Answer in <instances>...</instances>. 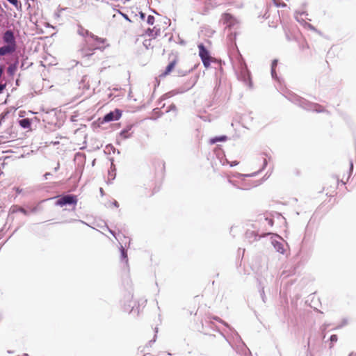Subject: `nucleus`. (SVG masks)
Masks as SVG:
<instances>
[{
  "label": "nucleus",
  "instance_id": "f257e3e1",
  "mask_svg": "<svg viewBox=\"0 0 356 356\" xmlns=\"http://www.w3.org/2000/svg\"><path fill=\"white\" fill-rule=\"evenodd\" d=\"M5 45L0 47V56H6L13 54L17 49V42L12 30H6L2 36Z\"/></svg>",
  "mask_w": 356,
  "mask_h": 356
},
{
  "label": "nucleus",
  "instance_id": "f03ea898",
  "mask_svg": "<svg viewBox=\"0 0 356 356\" xmlns=\"http://www.w3.org/2000/svg\"><path fill=\"white\" fill-rule=\"evenodd\" d=\"M288 99L294 104L298 105L299 106L307 111H313L316 113H328V111H326L323 107V106L316 103L310 102L307 99L300 97L295 94H290Z\"/></svg>",
  "mask_w": 356,
  "mask_h": 356
},
{
  "label": "nucleus",
  "instance_id": "7ed1b4c3",
  "mask_svg": "<svg viewBox=\"0 0 356 356\" xmlns=\"http://www.w3.org/2000/svg\"><path fill=\"white\" fill-rule=\"evenodd\" d=\"M237 66L238 69V79L243 81L249 88H252V83L250 72L248 70L247 65L241 54H238L237 57Z\"/></svg>",
  "mask_w": 356,
  "mask_h": 356
},
{
  "label": "nucleus",
  "instance_id": "20e7f679",
  "mask_svg": "<svg viewBox=\"0 0 356 356\" xmlns=\"http://www.w3.org/2000/svg\"><path fill=\"white\" fill-rule=\"evenodd\" d=\"M273 275L268 271L264 272L257 277L259 291L264 302H266L264 289L273 281Z\"/></svg>",
  "mask_w": 356,
  "mask_h": 356
},
{
  "label": "nucleus",
  "instance_id": "39448f33",
  "mask_svg": "<svg viewBox=\"0 0 356 356\" xmlns=\"http://www.w3.org/2000/svg\"><path fill=\"white\" fill-rule=\"evenodd\" d=\"M197 47L199 49V56L202 61V63L206 68H208L213 58L211 57L210 52L206 48L204 44L200 43Z\"/></svg>",
  "mask_w": 356,
  "mask_h": 356
},
{
  "label": "nucleus",
  "instance_id": "423d86ee",
  "mask_svg": "<svg viewBox=\"0 0 356 356\" xmlns=\"http://www.w3.org/2000/svg\"><path fill=\"white\" fill-rule=\"evenodd\" d=\"M78 199L75 195L68 194L60 196L56 202V205L60 207L76 205Z\"/></svg>",
  "mask_w": 356,
  "mask_h": 356
},
{
  "label": "nucleus",
  "instance_id": "0eeeda50",
  "mask_svg": "<svg viewBox=\"0 0 356 356\" xmlns=\"http://www.w3.org/2000/svg\"><path fill=\"white\" fill-rule=\"evenodd\" d=\"M271 244L274 247L275 250L281 253L284 254L285 252L284 246L286 245L285 241L278 235L275 234L271 237Z\"/></svg>",
  "mask_w": 356,
  "mask_h": 356
},
{
  "label": "nucleus",
  "instance_id": "6e6552de",
  "mask_svg": "<svg viewBox=\"0 0 356 356\" xmlns=\"http://www.w3.org/2000/svg\"><path fill=\"white\" fill-rule=\"evenodd\" d=\"M270 234V232H262L259 233L258 231L247 230L245 232V238L249 243H252L255 241L259 240L261 237H264L266 235Z\"/></svg>",
  "mask_w": 356,
  "mask_h": 356
},
{
  "label": "nucleus",
  "instance_id": "1a4fd4ad",
  "mask_svg": "<svg viewBox=\"0 0 356 356\" xmlns=\"http://www.w3.org/2000/svg\"><path fill=\"white\" fill-rule=\"evenodd\" d=\"M136 303L133 300V296L131 293L127 294L124 298L122 307L124 312L131 313L134 311Z\"/></svg>",
  "mask_w": 356,
  "mask_h": 356
},
{
  "label": "nucleus",
  "instance_id": "9d476101",
  "mask_svg": "<svg viewBox=\"0 0 356 356\" xmlns=\"http://www.w3.org/2000/svg\"><path fill=\"white\" fill-rule=\"evenodd\" d=\"M122 115V111L120 109H115L113 111H110L106 113L102 119V122H108L112 121L118 120Z\"/></svg>",
  "mask_w": 356,
  "mask_h": 356
},
{
  "label": "nucleus",
  "instance_id": "9b49d317",
  "mask_svg": "<svg viewBox=\"0 0 356 356\" xmlns=\"http://www.w3.org/2000/svg\"><path fill=\"white\" fill-rule=\"evenodd\" d=\"M105 42L104 39L99 38L97 35H95L93 33L90 35V42L89 44H86L90 46V49H100V44H104Z\"/></svg>",
  "mask_w": 356,
  "mask_h": 356
},
{
  "label": "nucleus",
  "instance_id": "f8f14e48",
  "mask_svg": "<svg viewBox=\"0 0 356 356\" xmlns=\"http://www.w3.org/2000/svg\"><path fill=\"white\" fill-rule=\"evenodd\" d=\"M222 19L227 28L232 29L238 24L237 19L229 13L223 14Z\"/></svg>",
  "mask_w": 356,
  "mask_h": 356
},
{
  "label": "nucleus",
  "instance_id": "ddd939ff",
  "mask_svg": "<svg viewBox=\"0 0 356 356\" xmlns=\"http://www.w3.org/2000/svg\"><path fill=\"white\" fill-rule=\"evenodd\" d=\"M77 33L79 35L85 38V42L86 44H89L90 42V35L92 33L87 29H85L81 25H78Z\"/></svg>",
  "mask_w": 356,
  "mask_h": 356
},
{
  "label": "nucleus",
  "instance_id": "4468645a",
  "mask_svg": "<svg viewBox=\"0 0 356 356\" xmlns=\"http://www.w3.org/2000/svg\"><path fill=\"white\" fill-rule=\"evenodd\" d=\"M120 251V261L122 262H124L127 266H128V256H127V250L123 247V245L120 243L119 247Z\"/></svg>",
  "mask_w": 356,
  "mask_h": 356
},
{
  "label": "nucleus",
  "instance_id": "2eb2a0df",
  "mask_svg": "<svg viewBox=\"0 0 356 356\" xmlns=\"http://www.w3.org/2000/svg\"><path fill=\"white\" fill-rule=\"evenodd\" d=\"M228 182L231 184L233 186H234L237 189L240 190H249L252 188V185L249 186H240L236 181H233L231 179H228Z\"/></svg>",
  "mask_w": 356,
  "mask_h": 356
},
{
  "label": "nucleus",
  "instance_id": "dca6fc26",
  "mask_svg": "<svg viewBox=\"0 0 356 356\" xmlns=\"http://www.w3.org/2000/svg\"><path fill=\"white\" fill-rule=\"evenodd\" d=\"M10 211L12 213L21 212L23 214H24L25 216H27L29 214L28 211L25 209H24L22 207L17 206V205L13 206L10 209Z\"/></svg>",
  "mask_w": 356,
  "mask_h": 356
},
{
  "label": "nucleus",
  "instance_id": "f3484780",
  "mask_svg": "<svg viewBox=\"0 0 356 356\" xmlns=\"http://www.w3.org/2000/svg\"><path fill=\"white\" fill-rule=\"evenodd\" d=\"M176 64V60L171 61L166 67L165 71L161 76H166L168 75L175 67Z\"/></svg>",
  "mask_w": 356,
  "mask_h": 356
},
{
  "label": "nucleus",
  "instance_id": "a211bd4d",
  "mask_svg": "<svg viewBox=\"0 0 356 356\" xmlns=\"http://www.w3.org/2000/svg\"><path fill=\"white\" fill-rule=\"evenodd\" d=\"M19 125L24 129H28L31 127V121L28 118H24L19 120Z\"/></svg>",
  "mask_w": 356,
  "mask_h": 356
},
{
  "label": "nucleus",
  "instance_id": "6ab92c4d",
  "mask_svg": "<svg viewBox=\"0 0 356 356\" xmlns=\"http://www.w3.org/2000/svg\"><path fill=\"white\" fill-rule=\"evenodd\" d=\"M227 137L226 136H216L214 138H211L210 143L215 144L219 141H225L227 140Z\"/></svg>",
  "mask_w": 356,
  "mask_h": 356
},
{
  "label": "nucleus",
  "instance_id": "aec40b11",
  "mask_svg": "<svg viewBox=\"0 0 356 356\" xmlns=\"http://www.w3.org/2000/svg\"><path fill=\"white\" fill-rule=\"evenodd\" d=\"M262 224L268 225V227H272L274 224V221L271 218L264 217Z\"/></svg>",
  "mask_w": 356,
  "mask_h": 356
},
{
  "label": "nucleus",
  "instance_id": "412c9836",
  "mask_svg": "<svg viewBox=\"0 0 356 356\" xmlns=\"http://www.w3.org/2000/svg\"><path fill=\"white\" fill-rule=\"evenodd\" d=\"M159 29H157L156 31H154V29H147V31H146V33L149 35V36H153V37H156L159 33Z\"/></svg>",
  "mask_w": 356,
  "mask_h": 356
},
{
  "label": "nucleus",
  "instance_id": "4be33fe9",
  "mask_svg": "<svg viewBox=\"0 0 356 356\" xmlns=\"http://www.w3.org/2000/svg\"><path fill=\"white\" fill-rule=\"evenodd\" d=\"M350 168H349V172H348V177H346V181H344L343 179L344 177H343L341 179V181L343 184H346V181L348 180V179L350 178V175H351V172L353 171V163L352 161H350Z\"/></svg>",
  "mask_w": 356,
  "mask_h": 356
},
{
  "label": "nucleus",
  "instance_id": "5701e85b",
  "mask_svg": "<svg viewBox=\"0 0 356 356\" xmlns=\"http://www.w3.org/2000/svg\"><path fill=\"white\" fill-rule=\"evenodd\" d=\"M131 133L127 132V130L122 129L120 133V136L122 139H127L131 136Z\"/></svg>",
  "mask_w": 356,
  "mask_h": 356
},
{
  "label": "nucleus",
  "instance_id": "b1692460",
  "mask_svg": "<svg viewBox=\"0 0 356 356\" xmlns=\"http://www.w3.org/2000/svg\"><path fill=\"white\" fill-rule=\"evenodd\" d=\"M17 70V63H14V64H12L10 65L8 67V72L10 74H13L15 73V72Z\"/></svg>",
  "mask_w": 356,
  "mask_h": 356
},
{
  "label": "nucleus",
  "instance_id": "393cba45",
  "mask_svg": "<svg viewBox=\"0 0 356 356\" xmlns=\"http://www.w3.org/2000/svg\"><path fill=\"white\" fill-rule=\"evenodd\" d=\"M295 18L300 23H304L305 24V18L302 17V16L300 15L299 11H296L295 13Z\"/></svg>",
  "mask_w": 356,
  "mask_h": 356
},
{
  "label": "nucleus",
  "instance_id": "a878e982",
  "mask_svg": "<svg viewBox=\"0 0 356 356\" xmlns=\"http://www.w3.org/2000/svg\"><path fill=\"white\" fill-rule=\"evenodd\" d=\"M257 173H252V174H241V173H236V175H234V177H237V178H241V177H254L255 175H257Z\"/></svg>",
  "mask_w": 356,
  "mask_h": 356
},
{
  "label": "nucleus",
  "instance_id": "bb28decb",
  "mask_svg": "<svg viewBox=\"0 0 356 356\" xmlns=\"http://www.w3.org/2000/svg\"><path fill=\"white\" fill-rule=\"evenodd\" d=\"M213 319L220 322L222 324H223L225 326L228 327L229 330H232V328L229 325V324L225 322L223 320L220 319L219 317L214 316V317H213Z\"/></svg>",
  "mask_w": 356,
  "mask_h": 356
},
{
  "label": "nucleus",
  "instance_id": "cd10ccee",
  "mask_svg": "<svg viewBox=\"0 0 356 356\" xmlns=\"http://www.w3.org/2000/svg\"><path fill=\"white\" fill-rule=\"evenodd\" d=\"M330 340L331 341V344L330 346V348H332L333 347V343L337 342L338 340V337L337 334H332L330 336Z\"/></svg>",
  "mask_w": 356,
  "mask_h": 356
},
{
  "label": "nucleus",
  "instance_id": "c85d7f7f",
  "mask_svg": "<svg viewBox=\"0 0 356 356\" xmlns=\"http://www.w3.org/2000/svg\"><path fill=\"white\" fill-rule=\"evenodd\" d=\"M348 324V320L346 318H343L341 321V323L336 327L335 329H340L343 327V326L346 325Z\"/></svg>",
  "mask_w": 356,
  "mask_h": 356
},
{
  "label": "nucleus",
  "instance_id": "c756f323",
  "mask_svg": "<svg viewBox=\"0 0 356 356\" xmlns=\"http://www.w3.org/2000/svg\"><path fill=\"white\" fill-rule=\"evenodd\" d=\"M154 19H155V18L153 15H149L147 17V22L148 24L152 25L154 23Z\"/></svg>",
  "mask_w": 356,
  "mask_h": 356
},
{
  "label": "nucleus",
  "instance_id": "7c9ffc66",
  "mask_svg": "<svg viewBox=\"0 0 356 356\" xmlns=\"http://www.w3.org/2000/svg\"><path fill=\"white\" fill-rule=\"evenodd\" d=\"M10 3L15 6L16 8H18V6H21V3L19 2L18 0H7Z\"/></svg>",
  "mask_w": 356,
  "mask_h": 356
},
{
  "label": "nucleus",
  "instance_id": "2f4dec72",
  "mask_svg": "<svg viewBox=\"0 0 356 356\" xmlns=\"http://www.w3.org/2000/svg\"><path fill=\"white\" fill-rule=\"evenodd\" d=\"M305 26H306L307 27H308L310 30L312 31H314L315 32H318V31H317V29L313 26L311 24H309V23H307V22H305Z\"/></svg>",
  "mask_w": 356,
  "mask_h": 356
},
{
  "label": "nucleus",
  "instance_id": "473e14b6",
  "mask_svg": "<svg viewBox=\"0 0 356 356\" xmlns=\"http://www.w3.org/2000/svg\"><path fill=\"white\" fill-rule=\"evenodd\" d=\"M271 76L273 79L278 80V77L275 69H271Z\"/></svg>",
  "mask_w": 356,
  "mask_h": 356
},
{
  "label": "nucleus",
  "instance_id": "72a5a7b5",
  "mask_svg": "<svg viewBox=\"0 0 356 356\" xmlns=\"http://www.w3.org/2000/svg\"><path fill=\"white\" fill-rule=\"evenodd\" d=\"M225 162H226V163L229 164V165L231 167L237 165L238 164V162H237L236 161H232V162H229L227 159H226Z\"/></svg>",
  "mask_w": 356,
  "mask_h": 356
},
{
  "label": "nucleus",
  "instance_id": "f704fd0d",
  "mask_svg": "<svg viewBox=\"0 0 356 356\" xmlns=\"http://www.w3.org/2000/svg\"><path fill=\"white\" fill-rule=\"evenodd\" d=\"M277 62H278V60L277 59H274L272 61L271 69H275V67H276V66L277 65Z\"/></svg>",
  "mask_w": 356,
  "mask_h": 356
},
{
  "label": "nucleus",
  "instance_id": "c9c22d12",
  "mask_svg": "<svg viewBox=\"0 0 356 356\" xmlns=\"http://www.w3.org/2000/svg\"><path fill=\"white\" fill-rule=\"evenodd\" d=\"M300 15L302 16V17H305L306 19H309L307 16L308 15L307 13L305 11H299Z\"/></svg>",
  "mask_w": 356,
  "mask_h": 356
},
{
  "label": "nucleus",
  "instance_id": "e433bc0d",
  "mask_svg": "<svg viewBox=\"0 0 356 356\" xmlns=\"http://www.w3.org/2000/svg\"><path fill=\"white\" fill-rule=\"evenodd\" d=\"M249 185H252V187H253L254 186L252 183H248V182H245V181H242L241 184H240V186H249Z\"/></svg>",
  "mask_w": 356,
  "mask_h": 356
},
{
  "label": "nucleus",
  "instance_id": "4c0bfd02",
  "mask_svg": "<svg viewBox=\"0 0 356 356\" xmlns=\"http://www.w3.org/2000/svg\"><path fill=\"white\" fill-rule=\"evenodd\" d=\"M132 124H129L126 127V128L124 129V130H127V132H130V131L132 129Z\"/></svg>",
  "mask_w": 356,
  "mask_h": 356
},
{
  "label": "nucleus",
  "instance_id": "58836bf2",
  "mask_svg": "<svg viewBox=\"0 0 356 356\" xmlns=\"http://www.w3.org/2000/svg\"><path fill=\"white\" fill-rule=\"evenodd\" d=\"M15 191H16V193H17V194H20V193H22L23 192V189H22V188H19V187H16V188H15Z\"/></svg>",
  "mask_w": 356,
  "mask_h": 356
},
{
  "label": "nucleus",
  "instance_id": "ea45409f",
  "mask_svg": "<svg viewBox=\"0 0 356 356\" xmlns=\"http://www.w3.org/2000/svg\"><path fill=\"white\" fill-rule=\"evenodd\" d=\"M6 88V84L0 83V93L3 92V90Z\"/></svg>",
  "mask_w": 356,
  "mask_h": 356
},
{
  "label": "nucleus",
  "instance_id": "a19ab883",
  "mask_svg": "<svg viewBox=\"0 0 356 356\" xmlns=\"http://www.w3.org/2000/svg\"><path fill=\"white\" fill-rule=\"evenodd\" d=\"M50 176H51V174L50 172H46L44 175V177L45 179H47Z\"/></svg>",
  "mask_w": 356,
  "mask_h": 356
},
{
  "label": "nucleus",
  "instance_id": "79ce46f5",
  "mask_svg": "<svg viewBox=\"0 0 356 356\" xmlns=\"http://www.w3.org/2000/svg\"><path fill=\"white\" fill-rule=\"evenodd\" d=\"M267 163H268L267 160L266 159H264V163H263L262 170L264 169L266 167Z\"/></svg>",
  "mask_w": 356,
  "mask_h": 356
},
{
  "label": "nucleus",
  "instance_id": "37998d69",
  "mask_svg": "<svg viewBox=\"0 0 356 356\" xmlns=\"http://www.w3.org/2000/svg\"><path fill=\"white\" fill-rule=\"evenodd\" d=\"M38 211V207H34L33 208H31V212L32 213H36Z\"/></svg>",
  "mask_w": 356,
  "mask_h": 356
},
{
  "label": "nucleus",
  "instance_id": "c03bdc74",
  "mask_svg": "<svg viewBox=\"0 0 356 356\" xmlns=\"http://www.w3.org/2000/svg\"><path fill=\"white\" fill-rule=\"evenodd\" d=\"M108 229L109 232L117 239V237L115 236V232L109 228H108Z\"/></svg>",
  "mask_w": 356,
  "mask_h": 356
},
{
  "label": "nucleus",
  "instance_id": "a18cd8bd",
  "mask_svg": "<svg viewBox=\"0 0 356 356\" xmlns=\"http://www.w3.org/2000/svg\"><path fill=\"white\" fill-rule=\"evenodd\" d=\"M140 17L142 19H144L145 18V14L143 12H140Z\"/></svg>",
  "mask_w": 356,
  "mask_h": 356
},
{
  "label": "nucleus",
  "instance_id": "49530a36",
  "mask_svg": "<svg viewBox=\"0 0 356 356\" xmlns=\"http://www.w3.org/2000/svg\"><path fill=\"white\" fill-rule=\"evenodd\" d=\"M328 326H329V324H326V323L323 324V325H322V330H323V331H324V330H325Z\"/></svg>",
  "mask_w": 356,
  "mask_h": 356
},
{
  "label": "nucleus",
  "instance_id": "de8ad7c7",
  "mask_svg": "<svg viewBox=\"0 0 356 356\" xmlns=\"http://www.w3.org/2000/svg\"><path fill=\"white\" fill-rule=\"evenodd\" d=\"M60 168V163H58L56 166L54 168V171L55 172H57L58 170V169Z\"/></svg>",
  "mask_w": 356,
  "mask_h": 356
},
{
  "label": "nucleus",
  "instance_id": "09e8293b",
  "mask_svg": "<svg viewBox=\"0 0 356 356\" xmlns=\"http://www.w3.org/2000/svg\"><path fill=\"white\" fill-rule=\"evenodd\" d=\"M221 335L223 337V338L229 343V344L232 347V345L231 344V343L229 341V340L226 338L225 335L222 333H221Z\"/></svg>",
  "mask_w": 356,
  "mask_h": 356
},
{
  "label": "nucleus",
  "instance_id": "8fccbe9b",
  "mask_svg": "<svg viewBox=\"0 0 356 356\" xmlns=\"http://www.w3.org/2000/svg\"><path fill=\"white\" fill-rule=\"evenodd\" d=\"M109 175L112 176L113 179H114L115 176V173L114 172V170H113L112 172H109Z\"/></svg>",
  "mask_w": 356,
  "mask_h": 356
},
{
  "label": "nucleus",
  "instance_id": "3c124183",
  "mask_svg": "<svg viewBox=\"0 0 356 356\" xmlns=\"http://www.w3.org/2000/svg\"><path fill=\"white\" fill-rule=\"evenodd\" d=\"M113 204L115 207H119L118 202L117 201H115V200L113 202Z\"/></svg>",
  "mask_w": 356,
  "mask_h": 356
},
{
  "label": "nucleus",
  "instance_id": "603ef678",
  "mask_svg": "<svg viewBox=\"0 0 356 356\" xmlns=\"http://www.w3.org/2000/svg\"><path fill=\"white\" fill-rule=\"evenodd\" d=\"M348 356H356V352H352Z\"/></svg>",
  "mask_w": 356,
  "mask_h": 356
},
{
  "label": "nucleus",
  "instance_id": "864d4df0",
  "mask_svg": "<svg viewBox=\"0 0 356 356\" xmlns=\"http://www.w3.org/2000/svg\"><path fill=\"white\" fill-rule=\"evenodd\" d=\"M175 106L174 104L170 106V109H175Z\"/></svg>",
  "mask_w": 356,
  "mask_h": 356
},
{
  "label": "nucleus",
  "instance_id": "5fc2aeb1",
  "mask_svg": "<svg viewBox=\"0 0 356 356\" xmlns=\"http://www.w3.org/2000/svg\"><path fill=\"white\" fill-rule=\"evenodd\" d=\"M123 15V17H124L126 19L129 20V18H128V17H127V15Z\"/></svg>",
  "mask_w": 356,
  "mask_h": 356
},
{
  "label": "nucleus",
  "instance_id": "6e6d98bb",
  "mask_svg": "<svg viewBox=\"0 0 356 356\" xmlns=\"http://www.w3.org/2000/svg\"><path fill=\"white\" fill-rule=\"evenodd\" d=\"M100 193H102V195H103V189L102 188H100Z\"/></svg>",
  "mask_w": 356,
  "mask_h": 356
},
{
  "label": "nucleus",
  "instance_id": "4d7b16f0",
  "mask_svg": "<svg viewBox=\"0 0 356 356\" xmlns=\"http://www.w3.org/2000/svg\"><path fill=\"white\" fill-rule=\"evenodd\" d=\"M234 332L240 338L239 335L238 334V332H236V331H234Z\"/></svg>",
  "mask_w": 356,
  "mask_h": 356
},
{
  "label": "nucleus",
  "instance_id": "13d9d810",
  "mask_svg": "<svg viewBox=\"0 0 356 356\" xmlns=\"http://www.w3.org/2000/svg\"><path fill=\"white\" fill-rule=\"evenodd\" d=\"M259 172H261V170H259V172H257L256 173H257V174H258Z\"/></svg>",
  "mask_w": 356,
  "mask_h": 356
}]
</instances>
